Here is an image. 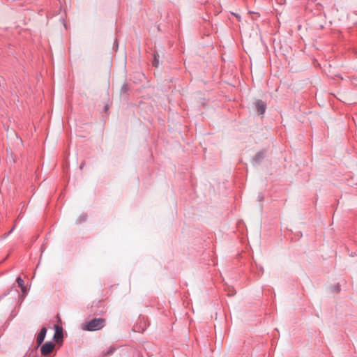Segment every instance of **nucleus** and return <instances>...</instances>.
<instances>
[{
    "label": "nucleus",
    "instance_id": "obj_1",
    "mask_svg": "<svg viewBox=\"0 0 357 357\" xmlns=\"http://www.w3.org/2000/svg\"><path fill=\"white\" fill-rule=\"evenodd\" d=\"M105 319L103 318H94L82 324V328L87 331H96L105 326Z\"/></svg>",
    "mask_w": 357,
    "mask_h": 357
},
{
    "label": "nucleus",
    "instance_id": "obj_2",
    "mask_svg": "<svg viewBox=\"0 0 357 357\" xmlns=\"http://www.w3.org/2000/svg\"><path fill=\"white\" fill-rule=\"evenodd\" d=\"M55 348V344L51 341L45 342L44 344L40 346V353L43 356H47L50 355Z\"/></svg>",
    "mask_w": 357,
    "mask_h": 357
},
{
    "label": "nucleus",
    "instance_id": "obj_3",
    "mask_svg": "<svg viewBox=\"0 0 357 357\" xmlns=\"http://www.w3.org/2000/svg\"><path fill=\"white\" fill-rule=\"evenodd\" d=\"M47 328L43 326V327L41 328L40 331H39V333L36 335V349H37L43 344V341H44V340L45 338V336H46V334H47Z\"/></svg>",
    "mask_w": 357,
    "mask_h": 357
},
{
    "label": "nucleus",
    "instance_id": "obj_4",
    "mask_svg": "<svg viewBox=\"0 0 357 357\" xmlns=\"http://www.w3.org/2000/svg\"><path fill=\"white\" fill-rule=\"evenodd\" d=\"M255 107L259 114H264L266 109V104L261 100H257L255 102Z\"/></svg>",
    "mask_w": 357,
    "mask_h": 357
},
{
    "label": "nucleus",
    "instance_id": "obj_5",
    "mask_svg": "<svg viewBox=\"0 0 357 357\" xmlns=\"http://www.w3.org/2000/svg\"><path fill=\"white\" fill-rule=\"evenodd\" d=\"M54 327H55V333L54 335V340L56 342H62L63 337V328L56 325H54Z\"/></svg>",
    "mask_w": 357,
    "mask_h": 357
},
{
    "label": "nucleus",
    "instance_id": "obj_6",
    "mask_svg": "<svg viewBox=\"0 0 357 357\" xmlns=\"http://www.w3.org/2000/svg\"><path fill=\"white\" fill-rule=\"evenodd\" d=\"M265 158V152L263 151L257 152L252 159L253 164L259 165Z\"/></svg>",
    "mask_w": 357,
    "mask_h": 357
},
{
    "label": "nucleus",
    "instance_id": "obj_7",
    "mask_svg": "<svg viewBox=\"0 0 357 357\" xmlns=\"http://www.w3.org/2000/svg\"><path fill=\"white\" fill-rule=\"evenodd\" d=\"M16 282H17L18 287L21 288L22 291H24L25 289H26V287H25L24 284V280L21 278V277H17V278Z\"/></svg>",
    "mask_w": 357,
    "mask_h": 357
},
{
    "label": "nucleus",
    "instance_id": "obj_8",
    "mask_svg": "<svg viewBox=\"0 0 357 357\" xmlns=\"http://www.w3.org/2000/svg\"><path fill=\"white\" fill-rule=\"evenodd\" d=\"M153 66L158 68L159 66L158 56L156 54H153V60L152 61Z\"/></svg>",
    "mask_w": 357,
    "mask_h": 357
},
{
    "label": "nucleus",
    "instance_id": "obj_9",
    "mask_svg": "<svg viewBox=\"0 0 357 357\" xmlns=\"http://www.w3.org/2000/svg\"><path fill=\"white\" fill-rule=\"evenodd\" d=\"M114 350H115V348L113 347H111L107 351L103 352V355L105 356H110L114 353Z\"/></svg>",
    "mask_w": 357,
    "mask_h": 357
},
{
    "label": "nucleus",
    "instance_id": "obj_10",
    "mask_svg": "<svg viewBox=\"0 0 357 357\" xmlns=\"http://www.w3.org/2000/svg\"><path fill=\"white\" fill-rule=\"evenodd\" d=\"M86 216V214H82L77 220V223H82V222L85 221Z\"/></svg>",
    "mask_w": 357,
    "mask_h": 357
},
{
    "label": "nucleus",
    "instance_id": "obj_11",
    "mask_svg": "<svg viewBox=\"0 0 357 357\" xmlns=\"http://www.w3.org/2000/svg\"><path fill=\"white\" fill-rule=\"evenodd\" d=\"M129 90V86L128 84H124L122 87H121V93H127Z\"/></svg>",
    "mask_w": 357,
    "mask_h": 357
},
{
    "label": "nucleus",
    "instance_id": "obj_12",
    "mask_svg": "<svg viewBox=\"0 0 357 357\" xmlns=\"http://www.w3.org/2000/svg\"><path fill=\"white\" fill-rule=\"evenodd\" d=\"M236 294V291L233 287H229L228 288V296H234Z\"/></svg>",
    "mask_w": 357,
    "mask_h": 357
},
{
    "label": "nucleus",
    "instance_id": "obj_13",
    "mask_svg": "<svg viewBox=\"0 0 357 357\" xmlns=\"http://www.w3.org/2000/svg\"><path fill=\"white\" fill-rule=\"evenodd\" d=\"M332 289H333V291L340 292V286L339 285V284L334 285L332 287Z\"/></svg>",
    "mask_w": 357,
    "mask_h": 357
},
{
    "label": "nucleus",
    "instance_id": "obj_14",
    "mask_svg": "<svg viewBox=\"0 0 357 357\" xmlns=\"http://www.w3.org/2000/svg\"><path fill=\"white\" fill-rule=\"evenodd\" d=\"M15 228V227L13 226V228L8 233L4 234H3V238H6L7 236H8L13 231Z\"/></svg>",
    "mask_w": 357,
    "mask_h": 357
},
{
    "label": "nucleus",
    "instance_id": "obj_15",
    "mask_svg": "<svg viewBox=\"0 0 357 357\" xmlns=\"http://www.w3.org/2000/svg\"><path fill=\"white\" fill-rule=\"evenodd\" d=\"M118 45H119V44H118V40H117V39H115L114 43V47H113V48H114V49H115V50H117V48H118Z\"/></svg>",
    "mask_w": 357,
    "mask_h": 357
},
{
    "label": "nucleus",
    "instance_id": "obj_16",
    "mask_svg": "<svg viewBox=\"0 0 357 357\" xmlns=\"http://www.w3.org/2000/svg\"><path fill=\"white\" fill-rule=\"evenodd\" d=\"M29 357H38V356L36 354H34L33 351H32L31 353H29Z\"/></svg>",
    "mask_w": 357,
    "mask_h": 357
},
{
    "label": "nucleus",
    "instance_id": "obj_17",
    "mask_svg": "<svg viewBox=\"0 0 357 357\" xmlns=\"http://www.w3.org/2000/svg\"><path fill=\"white\" fill-rule=\"evenodd\" d=\"M264 199V197L261 195H259L258 196V200L261 202Z\"/></svg>",
    "mask_w": 357,
    "mask_h": 357
},
{
    "label": "nucleus",
    "instance_id": "obj_18",
    "mask_svg": "<svg viewBox=\"0 0 357 357\" xmlns=\"http://www.w3.org/2000/svg\"><path fill=\"white\" fill-rule=\"evenodd\" d=\"M105 110L108 109V105H106V106L105 107Z\"/></svg>",
    "mask_w": 357,
    "mask_h": 357
},
{
    "label": "nucleus",
    "instance_id": "obj_19",
    "mask_svg": "<svg viewBox=\"0 0 357 357\" xmlns=\"http://www.w3.org/2000/svg\"><path fill=\"white\" fill-rule=\"evenodd\" d=\"M83 165H84V164H83V163H82V164H81V165H80V169H82Z\"/></svg>",
    "mask_w": 357,
    "mask_h": 357
}]
</instances>
